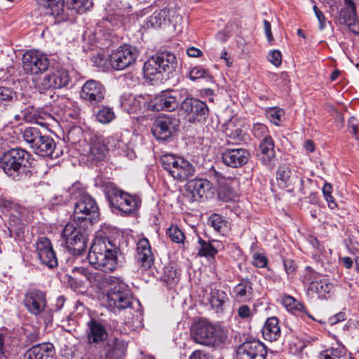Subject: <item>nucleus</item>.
<instances>
[{"label":"nucleus","instance_id":"f257e3e1","mask_svg":"<svg viewBox=\"0 0 359 359\" xmlns=\"http://www.w3.org/2000/svg\"><path fill=\"white\" fill-rule=\"evenodd\" d=\"M118 252L119 248L115 241L101 231L95 236L88 259L95 269L111 273L117 268Z\"/></svg>","mask_w":359,"mask_h":359},{"label":"nucleus","instance_id":"f03ea898","mask_svg":"<svg viewBox=\"0 0 359 359\" xmlns=\"http://www.w3.org/2000/svg\"><path fill=\"white\" fill-rule=\"evenodd\" d=\"M30 158V153L22 148L10 149L0 157V169L8 177L20 181L27 175L31 163Z\"/></svg>","mask_w":359,"mask_h":359},{"label":"nucleus","instance_id":"7ed1b4c3","mask_svg":"<svg viewBox=\"0 0 359 359\" xmlns=\"http://www.w3.org/2000/svg\"><path fill=\"white\" fill-rule=\"evenodd\" d=\"M191 336L197 344L219 347L228 341V330L218 325L199 322L191 329Z\"/></svg>","mask_w":359,"mask_h":359},{"label":"nucleus","instance_id":"20e7f679","mask_svg":"<svg viewBox=\"0 0 359 359\" xmlns=\"http://www.w3.org/2000/svg\"><path fill=\"white\" fill-rule=\"evenodd\" d=\"M23 140L36 155L50 156L52 158L60 156L56 151V144L53 138L43 135L36 127H27L21 132Z\"/></svg>","mask_w":359,"mask_h":359},{"label":"nucleus","instance_id":"39448f33","mask_svg":"<svg viewBox=\"0 0 359 359\" xmlns=\"http://www.w3.org/2000/svg\"><path fill=\"white\" fill-rule=\"evenodd\" d=\"M88 227L76 221H72L63 228L62 238L72 255H80L86 251L88 240Z\"/></svg>","mask_w":359,"mask_h":359},{"label":"nucleus","instance_id":"423d86ee","mask_svg":"<svg viewBox=\"0 0 359 359\" xmlns=\"http://www.w3.org/2000/svg\"><path fill=\"white\" fill-rule=\"evenodd\" d=\"M160 161L163 168L176 180L184 182L194 175L195 169L192 164L182 157L165 154Z\"/></svg>","mask_w":359,"mask_h":359},{"label":"nucleus","instance_id":"0eeeda50","mask_svg":"<svg viewBox=\"0 0 359 359\" xmlns=\"http://www.w3.org/2000/svg\"><path fill=\"white\" fill-rule=\"evenodd\" d=\"M99 215V208L95 199L87 194H80L74 205V221L90 226L97 221Z\"/></svg>","mask_w":359,"mask_h":359},{"label":"nucleus","instance_id":"6e6552de","mask_svg":"<svg viewBox=\"0 0 359 359\" xmlns=\"http://www.w3.org/2000/svg\"><path fill=\"white\" fill-rule=\"evenodd\" d=\"M106 297L109 306L118 310L131 307L134 300L128 285L119 278L112 283Z\"/></svg>","mask_w":359,"mask_h":359},{"label":"nucleus","instance_id":"1a4fd4ad","mask_svg":"<svg viewBox=\"0 0 359 359\" xmlns=\"http://www.w3.org/2000/svg\"><path fill=\"white\" fill-rule=\"evenodd\" d=\"M128 344L124 340L114 338L101 346L90 348L92 359H121L126 354Z\"/></svg>","mask_w":359,"mask_h":359},{"label":"nucleus","instance_id":"9d476101","mask_svg":"<svg viewBox=\"0 0 359 359\" xmlns=\"http://www.w3.org/2000/svg\"><path fill=\"white\" fill-rule=\"evenodd\" d=\"M50 65L48 56L36 50L25 52L22 57V67L25 73L38 75L46 72Z\"/></svg>","mask_w":359,"mask_h":359},{"label":"nucleus","instance_id":"9b49d317","mask_svg":"<svg viewBox=\"0 0 359 359\" xmlns=\"http://www.w3.org/2000/svg\"><path fill=\"white\" fill-rule=\"evenodd\" d=\"M107 198L111 206L126 213L135 212L141 203L138 196L130 195L117 188L111 189L108 191Z\"/></svg>","mask_w":359,"mask_h":359},{"label":"nucleus","instance_id":"f8f14e48","mask_svg":"<svg viewBox=\"0 0 359 359\" xmlns=\"http://www.w3.org/2000/svg\"><path fill=\"white\" fill-rule=\"evenodd\" d=\"M181 20L182 16L177 13V8L175 6H168L154 11L147 18L143 27L145 29H156L169 23L175 27Z\"/></svg>","mask_w":359,"mask_h":359},{"label":"nucleus","instance_id":"ddd939ff","mask_svg":"<svg viewBox=\"0 0 359 359\" xmlns=\"http://www.w3.org/2000/svg\"><path fill=\"white\" fill-rule=\"evenodd\" d=\"M70 82V76L67 70L61 69L51 71L36 83L41 93L48 90L60 89L66 87Z\"/></svg>","mask_w":359,"mask_h":359},{"label":"nucleus","instance_id":"4468645a","mask_svg":"<svg viewBox=\"0 0 359 359\" xmlns=\"http://www.w3.org/2000/svg\"><path fill=\"white\" fill-rule=\"evenodd\" d=\"M180 110L189 122H202L208 115V107L204 102L193 97H187L181 103Z\"/></svg>","mask_w":359,"mask_h":359},{"label":"nucleus","instance_id":"2eb2a0df","mask_svg":"<svg viewBox=\"0 0 359 359\" xmlns=\"http://www.w3.org/2000/svg\"><path fill=\"white\" fill-rule=\"evenodd\" d=\"M138 56L135 47L123 45L112 52L110 55V64L116 70H123L133 65Z\"/></svg>","mask_w":359,"mask_h":359},{"label":"nucleus","instance_id":"dca6fc26","mask_svg":"<svg viewBox=\"0 0 359 359\" xmlns=\"http://www.w3.org/2000/svg\"><path fill=\"white\" fill-rule=\"evenodd\" d=\"M24 305L34 316L45 313L48 306L46 292L36 288L28 290L25 294Z\"/></svg>","mask_w":359,"mask_h":359},{"label":"nucleus","instance_id":"f3484780","mask_svg":"<svg viewBox=\"0 0 359 359\" xmlns=\"http://www.w3.org/2000/svg\"><path fill=\"white\" fill-rule=\"evenodd\" d=\"M179 126V120L170 116H158L151 128L154 136L159 140H167Z\"/></svg>","mask_w":359,"mask_h":359},{"label":"nucleus","instance_id":"a211bd4d","mask_svg":"<svg viewBox=\"0 0 359 359\" xmlns=\"http://www.w3.org/2000/svg\"><path fill=\"white\" fill-rule=\"evenodd\" d=\"M105 93V88L100 82L88 80L83 85L80 96L90 105H96L104 100Z\"/></svg>","mask_w":359,"mask_h":359},{"label":"nucleus","instance_id":"6ab92c4d","mask_svg":"<svg viewBox=\"0 0 359 359\" xmlns=\"http://www.w3.org/2000/svg\"><path fill=\"white\" fill-rule=\"evenodd\" d=\"M35 246L38 257L43 264L50 269L57 266V259L48 238L46 237L39 238Z\"/></svg>","mask_w":359,"mask_h":359},{"label":"nucleus","instance_id":"aec40b11","mask_svg":"<svg viewBox=\"0 0 359 359\" xmlns=\"http://www.w3.org/2000/svg\"><path fill=\"white\" fill-rule=\"evenodd\" d=\"M266 346L259 341H250L241 344L237 350L238 359H265Z\"/></svg>","mask_w":359,"mask_h":359},{"label":"nucleus","instance_id":"412c9836","mask_svg":"<svg viewBox=\"0 0 359 359\" xmlns=\"http://www.w3.org/2000/svg\"><path fill=\"white\" fill-rule=\"evenodd\" d=\"M86 337L87 343L90 344L89 354L90 355V348L92 346H98L104 344V342L108 339V332L106 327L100 322L92 319L87 323Z\"/></svg>","mask_w":359,"mask_h":359},{"label":"nucleus","instance_id":"4be33fe9","mask_svg":"<svg viewBox=\"0 0 359 359\" xmlns=\"http://www.w3.org/2000/svg\"><path fill=\"white\" fill-rule=\"evenodd\" d=\"M179 103L175 96L170 92L163 91L151 99L147 104V109L158 111L167 110L172 111L178 107Z\"/></svg>","mask_w":359,"mask_h":359},{"label":"nucleus","instance_id":"5701e85b","mask_svg":"<svg viewBox=\"0 0 359 359\" xmlns=\"http://www.w3.org/2000/svg\"><path fill=\"white\" fill-rule=\"evenodd\" d=\"M250 158V151L243 148L226 149L222 154L223 163L231 168L243 166L248 162Z\"/></svg>","mask_w":359,"mask_h":359},{"label":"nucleus","instance_id":"b1692460","mask_svg":"<svg viewBox=\"0 0 359 359\" xmlns=\"http://www.w3.org/2000/svg\"><path fill=\"white\" fill-rule=\"evenodd\" d=\"M136 251L137 262L142 270L150 269L154 264V257L147 238H143L138 241Z\"/></svg>","mask_w":359,"mask_h":359},{"label":"nucleus","instance_id":"393cba45","mask_svg":"<svg viewBox=\"0 0 359 359\" xmlns=\"http://www.w3.org/2000/svg\"><path fill=\"white\" fill-rule=\"evenodd\" d=\"M276 181L280 188H289L290 190H292L297 182L302 183V179L295 172H292L290 167L286 165L278 167L276 171Z\"/></svg>","mask_w":359,"mask_h":359},{"label":"nucleus","instance_id":"a878e982","mask_svg":"<svg viewBox=\"0 0 359 359\" xmlns=\"http://www.w3.org/2000/svg\"><path fill=\"white\" fill-rule=\"evenodd\" d=\"M211 188V183L205 179L189 180L186 185L187 191L191 195L189 201L194 202L201 199Z\"/></svg>","mask_w":359,"mask_h":359},{"label":"nucleus","instance_id":"bb28decb","mask_svg":"<svg viewBox=\"0 0 359 359\" xmlns=\"http://www.w3.org/2000/svg\"><path fill=\"white\" fill-rule=\"evenodd\" d=\"M107 152L105 139L101 137H94L91 139L88 154L90 161L97 163L104 161Z\"/></svg>","mask_w":359,"mask_h":359},{"label":"nucleus","instance_id":"cd10ccee","mask_svg":"<svg viewBox=\"0 0 359 359\" xmlns=\"http://www.w3.org/2000/svg\"><path fill=\"white\" fill-rule=\"evenodd\" d=\"M275 143L271 137L262 140L258 149V156L261 162L266 166L271 164L276 157Z\"/></svg>","mask_w":359,"mask_h":359},{"label":"nucleus","instance_id":"c85d7f7f","mask_svg":"<svg viewBox=\"0 0 359 359\" xmlns=\"http://www.w3.org/2000/svg\"><path fill=\"white\" fill-rule=\"evenodd\" d=\"M54 353V346L42 343L31 347L25 354V359H48Z\"/></svg>","mask_w":359,"mask_h":359},{"label":"nucleus","instance_id":"c756f323","mask_svg":"<svg viewBox=\"0 0 359 359\" xmlns=\"http://www.w3.org/2000/svg\"><path fill=\"white\" fill-rule=\"evenodd\" d=\"M263 337L269 341H277L281 334L279 320L276 317L269 318L262 330Z\"/></svg>","mask_w":359,"mask_h":359},{"label":"nucleus","instance_id":"7c9ffc66","mask_svg":"<svg viewBox=\"0 0 359 359\" xmlns=\"http://www.w3.org/2000/svg\"><path fill=\"white\" fill-rule=\"evenodd\" d=\"M208 301L212 309L217 313H222L224 305L229 301V297L224 290L214 287L210 290Z\"/></svg>","mask_w":359,"mask_h":359},{"label":"nucleus","instance_id":"2f4dec72","mask_svg":"<svg viewBox=\"0 0 359 359\" xmlns=\"http://www.w3.org/2000/svg\"><path fill=\"white\" fill-rule=\"evenodd\" d=\"M147 102L144 97L133 95H124L121 101L123 109L130 114L137 113L142 110V107L147 108Z\"/></svg>","mask_w":359,"mask_h":359},{"label":"nucleus","instance_id":"473e14b6","mask_svg":"<svg viewBox=\"0 0 359 359\" xmlns=\"http://www.w3.org/2000/svg\"><path fill=\"white\" fill-rule=\"evenodd\" d=\"M117 277L106 275L100 271H90L86 280L93 287L98 290H103L111 286Z\"/></svg>","mask_w":359,"mask_h":359},{"label":"nucleus","instance_id":"72a5a7b5","mask_svg":"<svg viewBox=\"0 0 359 359\" xmlns=\"http://www.w3.org/2000/svg\"><path fill=\"white\" fill-rule=\"evenodd\" d=\"M163 73L172 74L177 66L175 55L170 52H163L154 55Z\"/></svg>","mask_w":359,"mask_h":359},{"label":"nucleus","instance_id":"f704fd0d","mask_svg":"<svg viewBox=\"0 0 359 359\" xmlns=\"http://www.w3.org/2000/svg\"><path fill=\"white\" fill-rule=\"evenodd\" d=\"M339 21L348 26L350 31L359 34V21L357 19V11L342 8L339 12Z\"/></svg>","mask_w":359,"mask_h":359},{"label":"nucleus","instance_id":"c9c22d12","mask_svg":"<svg viewBox=\"0 0 359 359\" xmlns=\"http://www.w3.org/2000/svg\"><path fill=\"white\" fill-rule=\"evenodd\" d=\"M233 293L234 298L238 302L251 299L253 294L252 282L248 278L243 279L233 288Z\"/></svg>","mask_w":359,"mask_h":359},{"label":"nucleus","instance_id":"e433bc0d","mask_svg":"<svg viewBox=\"0 0 359 359\" xmlns=\"http://www.w3.org/2000/svg\"><path fill=\"white\" fill-rule=\"evenodd\" d=\"M333 290V285L326 278H320L314 285L309 287V291L318 294L320 299H327Z\"/></svg>","mask_w":359,"mask_h":359},{"label":"nucleus","instance_id":"4c0bfd02","mask_svg":"<svg viewBox=\"0 0 359 359\" xmlns=\"http://www.w3.org/2000/svg\"><path fill=\"white\" fill-rule=\"evenodd\" d=\"M38 5L48 8L53 15H60L65 13L64 0H35Z\"/></svg>","mask_w":359,"mask_h":359},{"label":"nucleus","instance_id":"58836bf2","mask_svg":"<svg viewBox=\"0 0 359 359\" xmlns=\"http://www.w3.org/2000/svg\"><path fill=\"white\" fill-rule=\"evenodd\" d=\"M65 11H74L76 13H83L93 6L91 0H64Z\"/></svg>","mask_w":359,"mask_h":359},{"label":"nucleus","instance_id":"ea45409f","mask_svg":"<svg viewBox=\"0 0 359 359\" xmlns=\"http://www.w3.org/2000/svg\"><path fill=\"white\" fill-rule=\"evenodd\" d=\"M157 61L153 55L144 63V74L146 78L152 80L154 76L163 74Z\"/></svg>","mask_w":359,"mask_h":359},{"label":"nucleus","instance_id":"a19ab883","mask_svg":"<svg viewBox=\"0 0 359 359\" xmlns=\"http://www.w3.org/2000/svg\"><path fill=\"white\" fill-rule=\"evenodd\" d=\"M17 100V93L11 88L0 86V107L7 106Z\"/></svg>","mask_w":359,"mask_h":359},{"label":"nucleus","instance_id":"79ce46f5","mask_svg":"<svg viewBox=\"0 0 359 359\" xmlns=\"http://www.w3.org/2000/svg\"><path fill=\"white\" fill-rule=\"evenodd\" d=\"M283 304L287 309L290 310H297L299 311L305 313L309 318H311L313 320H317L315 318H313L311 315L307 313L305 307L301 303H299L295 299H294L291 296H285L283 298Z\"/></svg>","mask_w":359,"mask_h":359},{"label":"nucleus","instance_id":"37998d69","mask_svg":"<svg viewBox=\"0 0 359 359\" xmlns=\"http://www.w3.org/2000/svg\"><path fill=\"white\" fill-rule=\"evenodd\" d=\"M320 278V275L318 273L316 272L311 267L306 266L302 276V281L309 290V287L314 285Z\"/></svg>","mask_w":359,"mask_h":359},{"label":"nucleus","instance_id":"c03bdc74","mask_svg":"<svg viewBox=\"0 0 359 359\" xmlns=\"http://www.w3.org/2000/svg\"><path fill=\"white\" fill-rule=\"evenodd\" d=\"M23 121L25 122H38L39 113L34 107L29 104H23L20 108Z\"/></svg>","mask_w":359,"mask_h":359},{"label":"nucleus","instance_id":"a18cd8bd","mask_svg":"<svg viewBox=\"0 0 359 359\" xmlns=\"http://www.w3.org/2000/svg\"><path fill=\"white\" fill-rule=\"evenodd\" d=\"M345 355V350L343 348H330L320 353L318 359H341Z\"/></svg>","mask_w":359,"mask_h":359},{"label":"nucleus","instance_id":"49530a36","mask_svg":"<svg viewBox=\"0 0 359 359\" xmlns=\"http://www.w3.org/2000/svg\"><path fill=\"white\" fill-rule=\"evenodd\" d=\"M266 114L271 123L276 126H279L283 116L285 115V111L280 107H269L266 109Z\"/></svg>","mask_w":359,"mask_h":359},{"label":"nucleus","instance_id":"de8ad7c7","mask_svg":"<svg viewBox=\"0 0 359 359\" xmlns=\"http://www.w3.org/2000/svg\"><path fill=\"white\" fill-rule=\"evenodd\" d=\"M115 118L112 109L103 107L96 112L97 120L102 123H108Z\"/></svg>","mask_w":359,"mask_h":359},{"label":"nucleus","instance_id":"09e8293b","mask_svg":"<svg viewBox=\"0 0 359 359\" xmlns=\"http://www.w3.org/2000/svg\"><path fill=\"white\" fill-rule=\"evenodd\" d=\"M162 280L168 285H175L179 281V273L171 266L165 267Z\"/></svg>","mask_w":359,"mask_h":359},{"label":"nucleus","instance_id":"8fccbe9b","mask_svg":"<svg viewBox=\"0 0 359 359\" xmlns=\"http://www.w3.org/2000/svg\"><path fill=\"white\" fill-rule=\"evenodd\" d=\"M198 243L201 246L198 253L199 256L213 257L217 254V250L210 243L199 238Z\"/></svg>","mask_w":359,"mask_h":359},{"label":"nucleus","instance_id":"3c124183","mask_svg":"<svg viewBox=\"0 0 359 359\" xmlns=\"http://www.w3.org/2000/svg\"><path fill=\"white\" fill-rule=\"evenodd\" d=\"M210 225L217 232H223L227 226V222L224 219L223 217L218 214L212 215L208 219Z\"/></svg>","mask_w":359,"mask_h":359},{"label":"nucleus","instance_id":"603ef678","mask_svg":"<svg viewBox=\"0 0 359 359\" xmlns=\"http://www.w3.org/2000/svg\"><path fill=\"white\" fill-rule=\"evenodd\" d=\"M172 242L176 243H183L185 236L182 231L177 226H171L166 232Z\"/></svg>","mask_w":359,"mask_h":359},{"label":"nucleus","instance_id":"864d4df0","mask_svg":"<svg viewBox=\"0 0 359 359\" xmlns=\"http://www.w3.org/2000/svg\"><path fill=\"white\" fill-rule=\"evenodd\" d=\"M252 133L253 136L257 139H264L268 137H271L269 135L268 128L263 123H257L253 125L252 128Z\"/></svg>","mask_w":359,"mask_h":359},{"label":"nucleus","instance_id":"5fc2aeb1","mask_svg":"<svg viewBox=\"0 0 359 359\" xmlns=\"http://www.w3.org/2000/svg\"><path fill=\"white\" fill-rule=\"evenodd\" d=\"M308 242L316 250L317 254L314 255V258L317 261L320 260V255H323L325 252L324 247L320 243L317 238L314 236L309 235L307 237Z\"/></svg>","mask_w":359,"mask_h":359},{"label":"nucleus","instance_id":"6e6d98bb","mask_svg":"<svg viewBox=\"0 0 359 359\" xmlns=\"http://www.w3.org/2000/svg\"><path fill=\"white\" fill-rule=\"evenodd\" d=\"M208 73L206 69L202 67L197 66L193 67L189 72V79L192 81H196L201 78H205L208 76Z\"/></svg>","mask_w":359,"mask_h":359},{"label":"nucleus","instance_id":"4d7b16f0","mask_svg":"<svg viewBox=\"0 0 359 359\" xmlns=\"http://www.w3.org/2000/svg\"><path fill=\"white\" fill-rule=\"evenodd\" d=\"M332 186L329 184H325L323 188V193L324 194L325 200L328 203V206L331 209H334L337 207V203L334 201H330V198H332L331 195Z\"/></svg>","mask_w":359,"mask_h":359},{"label":"nucleus","instance_id":"13d9d810","mask_svg":"<svg viewBox=\"0 0 359 359\" xmlns=\"http://www.w3.org/2000/svg\"><path fill=\"white\" fill-rule=\"evenodd\" d=\"M252 264L259 268H264L267 264V259L261 253H255L253 255Z\"/></svg>","mask_w":359,"mask_h":359},{"label":"nucleus","instance_id":"bf43d9fd","mask_svg":"<svg viewBox=\"0 0 359 359\" xmlns=\"http://www.w3.org/2000/svg\"><path fill=\"white\" fill-rule=\"evenodd\" d=\"M313 10L319 22L318 28L320 30H323L326 25V18L316 5L313 6Z\"/></svg>","mask_w":359,"mask_h":359},{"label":"nucleus","instance_id":"052dcab7","mask_svg":"<svg viewBox=\"0 0 359 359\" xmlns=\"http://www.w3.org/2000/svg\"><path fill=\"white\" fill-rule=\"evenodd\" d=\"M269 60L275 66H280L282 62L281 53L278 50H271L269 55Z\"/></svg>","mask_w":359,"mask_h":359},{"label":"nucleus","instance_id":"680f3d73","mask_svg":"<svg viewBox=\"0 0 359 359\" xmlns=\"http://www.w3.org/2000/svg\"><path fill=\"white\" fill-rule=\"evenodd\" d=\"M299 183L301 185L299 190L300 194H302V195H306V194H309L311 201L314 202V198H315L316 195L313 192L311 191V190H310V187L311 185V182L309 180L307 182V183L305 184L304 183V181L302 180V182H299Z\"/></svg>","mask_w":359,"mask_h":359},{"label":"nucleus","instance_id":"e2e57ef3","mask_svg":"<svg viewBox=\"0 0 359 359\" xmlns=\"http://www.w3.org/2000/svg\"><path fill=\"white\" fill-rule=\"evenodd\" d=\"M105 140L108 151L110 149H116L121 147V142L117 137H109Z\"/></svg>","mask_w":359,"mask_h":359},{"label":"nucleus","instance_id":"0e129e2a","mask_svg":"<svg viewBox=\"0 0 359 359\" xmlns=\"http://www.w3.org/2000/svg\"><path fill=\"white\" fill-rule=\"evenodd\" d=\"M238 313L241 318H249L252 315L250 307L247 305L240 306L238 310Z\"/></svg>","mask_w":359,"mask_h":359},{"label":"nucleus","instance_id":"69168bd1","mask_svg":"<svg viewBox=\"0 0 359 359\" xmlns=\"http://www.w3.org/2000/svg\"><path fill=\"white\" fill-rule=\"evenodd\" d=\"M264 32H265L266 36L267 38V40L269 43H271L273 40V34L271 32V24L266 20H264Z\"/></svg>","mask_w":359,"mask_h":359},{"label":"nucleus","instance_id":"338daca9","mask_svg":"<svg viewBox=\"0 0 359 359\" xmlns=\"http://www.w3.org/2000/svg\"><path fill=\"white\" fill-rule=\"evenodd\" d=\"M284 266L287 274L292 273L296 269L294 262L291 259H285L284 261Z\"/></svg>","mask_w":359,"mask_h":359},{"label":"nucleus","instance_id":"774afa93","mask_svg":"<svg viewBox=\"0 0 359 359\" xmlns=\"http://www.w3.org/2000/svg\"><path fill=\"white\" fill-rule=\"evenodd\" d=\"M189 359H212L210 355L201 351H194Z\"/></svg>","mask_w":359,"mask_h":359}]
</instances>
